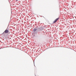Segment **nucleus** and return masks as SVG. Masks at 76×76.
I'll return each instance as SVG.
<instances>
[{
    "label": "nucleus",
    "instance_id": "4",
    "mask_svg": "<svg viewBox=\"0 0 76 76\" xmlns=\"http://www.w3.org/2000/svg\"><path fill=\"white\" fill-rule=\"evenodd\" d=\"M18 0H16L17 1H18Z\"/></svg>",
    "mask_w": 76,
    "mask_h": 76
},
{
    "label": "nucleus",
    "instance_id": "3",
    "mask_svg": "<svg viewBox=\"0 0 76 76\" xmlns=\"http://www.w3.org/2000/svg\"><path fill=\"white\" fill-rule=\"evenodd\" d=\"M37 30V29L36 28H35L33 30L34 31H35Z\"/></svg>",
    "mask_w": 76,
    "mask_h": 76
},
{
    "label": "nucleus",
    "instance_id": "1",
    "mask_svg": "<svg viewBox=\"0 0 76 76\" xmlns=\"http://www.w3.org/2000/svg\"><path fill=\"white\" fill-rule=\"evenodd\" d=\"M58 18H57L56 20H55V21L53 22V23H56V22H57V21L58 20Z\"/></svg>",
    "mask_w": 76,
    "mask_h": 76
},
{
    "label": "nucleus",
    "instance_id": "2",
    "mask_svg": "<svg viewBox=\"0 0 76 76\" xmlns=\"http://www.w3.org/2000/svg\"><path fill=\"white\" fill-rule=\"evenodd\" d=\"M5 33H8V30H6L5 31Z\"/></svg>",
    "mask_w": 76,
    "mask_h": 76
}]
</instances>
